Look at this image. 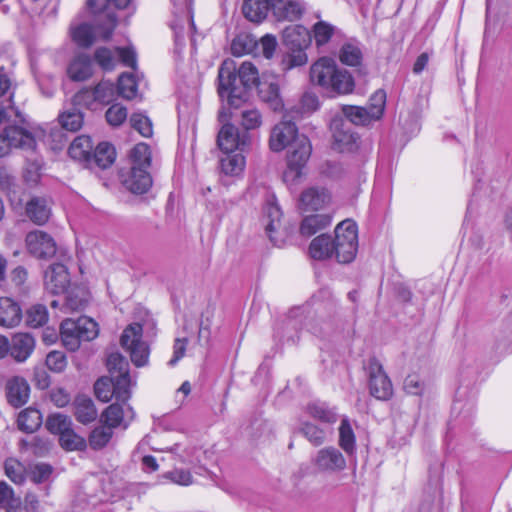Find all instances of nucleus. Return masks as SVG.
<instances>
[{
  "instance_id": "f257e3e1",
  "label": "nucleus",
  "mask_w": 512,
  "mask_h": 512,
  "mask_svg": "<svg viewBox=\"0 0 512 512\" xmlns=\"http://www.w3.org/2000/svg\"><path fill=\"white\" fill-rule=\"evenodd\" d=\"M218 94L229 109H238L248 98V91L259 84V73L251 62H243L236 74L233 60H225L218 72Z\"/></svg>"
},
{
  "instance_id": "f704fd0d",
  "label": "nucleus",
  "mask_w": 512,
  "mask_h": 512,
  "mask_svg": "<svg viewBox=\"0 0 512 512\" xmlns=\"http://www.w3.org/2000/svg\"><path fill=\"white\" fill-rule=\"evenodd\" d=\"M28 217L37 225L45 224L50 217V209L46 201L41 198L31 199L26 206Z\"/></svg>"
},
{
  "instance_id": "393cba45",
  "label": "nucleus",
  "mask_w": 512,
  "mask_h": 512,
  "mask_svg": "<svg viewBox=\"0 0 512 512\" xmlns=\"http://www.w3.org/2000/svg\"><path fill=\"white\" fill-rule=\"evenodd\" d=\"M92 73L91 58L84 54L76 56L67 68V74L73 81H85L92 76Z\"/></svg>"
},
{
  "instance_id": "09e8293b",
  "label": "nucleus",
  "mask_w": 512,
  "mask_h": 512,
  "mask_svg": "<svg viewBox=\"0 0 512 512\" xmlns=\"http://www.w3.org/2000/svg\"><path fill=\"white\" fill-rule=\"evenodd\" d=\"M95 395L102 402H109L113 397L116 398L114 391V381L110 377L98 379L94 385Z\"/></svg>"
},
{
  "instance_id": "2f4dec72",
  "label": "nucleus",
  "mask_w": 512,
  "mask_h": 512,
  "mask_svg": "<svg viewBox=\"0 0 512 512\" xmlns=\"http://www.w3.org/2000/svg\"><path fill=\"white\" fill-rule=\"evenodd\" d=\"M331 224V217L326 214H313L306 216L300 225V233L310 237Z\"/></svg>"
},
{
  "instance_id": "cd10ccee",
  "label": "nucleus",
  "mask_w": 512,
  "mask_h": 512,
  "mask_svg": "<svg viewBox=\"0 0 512 512\" xmlns=\"http://www.w3.org/2000/svg\"><path fill=\"white\" fill-rule=\"evenodd\" d=\"M272 0H244L242 12L249 21L262 22L271 10Z\"/></svg>"
},
{
  "instance_id": "49530a36",
  "label": "nucleus",
  "mask_w": 512,
  "mask_h": 512,
  "mask_svg": "<svg viewBox=\"0 0 512 512\" xmlns=\"http://www.w3.org/2000/svg\"><path fill=\"white\" fill-rule=\"evenodd\" d=\"M92 95L93 99H96L100 104H109L115 99V87L110 81L103 80L99 82L94 88Z\"/></svg>"
},
{
  "instance_id": "4be33fe9",
  "label": "nucleus",
  "mask_w": 512,
  "mask_h": 512,
  "mask_svg": "<svg viewBox=\"0 0 512 512\" xmlns=\"http://www.w3.org/2000/svg\"><path fill=\"white\" fill-rule=\"evenodd\" d=\"M22 309L18 302L9 297L0 298V326L16 327L22 320Z\"/></svg>"
},
{
  "instance_id": "4c0bfd02",
  "label": "nucleus",
  "mask_w": 512,
  "mask_h": 512,
  "mask_svg": "<svg viewBox=\"0 0 512 512\" xmlns=\"http://www.w3.org/2000/svg\"><path fill=\"white\" fill-rule=\"evenodd\" d=\"M345 120L349 121L351 125H368L371 121H375L372 115L365 107L360 106H344L342 108Z\"/></svg>"
},
{
  "instance_id": "6e6d98bb",
  "label": "nucleus",
  "mask_w": 512,
  "mask_h": 512,
  "mask_svg": "<svg viewBox=\"0 0 512 512\" xmlns=\"http://www.w3.org/2000/svg\"><path fill=\"white\" fill-rule=\"evenodd\" d=\"M241 125L246 130H252L258 128L262 123V117L257 109L250 108L244 109L240 112Z\"/></svg>"
},
{
  "instance_id": "c03bdc74",
  "label": "nucleus",
  "mask_w": 512,
  "mask_h": 512,
  "mask_svg": "<svg viewBox=\"0 0 512 512\" xmlns=\"http://www.w3.org/2000/svg\"><path fill=\"white\" fill-rule=\"evenodd\" d=\"M186 8H187V10L185 12V15L181 19H178V18L174 19L171 23V28L173 29L174 35H175V44L177 47L184 45L183 31L185 28V24H188L190 29H192V30L195 29V24L193 21L192 13L187 5H186Z\"/></svg>"
},
{
  "instance_id": "680f3d73",
  "label": "nucleus",
  "mask_w": 512,
  "mask_h": 512,
  "mask_svg": "<svg viewBox=\"0 0 512 512\" xmlns=\"http://www.w3.org/2000/svg\"><path fill=\"white\" fill-rule=\"evenodd\" d=\"M14 503L18 500L14 498L12 488L6 482H0V507L12 512Z\"/></svg>"
},
{
  "instance_id": "864d4df0",
  "label": "nucleus",
  "mask_w": 512,
  "mask_h": 512,
  "mask_svg": "<svg viewBox=\"0 0 512 512\" xmlns=\"http://www.w3.org/2000/svg\"><path fill=\"white\" fill-rule=\"evenodd\" d=\"M71 426V419L61 413L51 414L46 421L47 429L53 434L60 435Z\"/></svg>"
},
{
  "instance_id": "39448f33",
  "label": "nucleus",
  "mask_w": 512,
  "mask_h": 512,
  "mask_svg": "<svg viewBox=\"0 0 512 512\" xmlns=\"http://www.w3.org/2000/svg\"><path fill=\"white\" fill-rule=\"evenodd\" d=\"M334 257L339 263L352 262L358 251V231L354 221L347 219L335 228Z\"/></svg>"
},
{
  "instance_id": "9d476101",
  "label": "nucleus",
  "mask_w": 512,
  "mask_h": 512,
  "mask_svg": "<svg viewBox=\"0 0 512 512\" xmlns=\"http://www.w3.org/2000/svg\"><path fill=\"white\" fill-rule=\"evenodd\" d=\"M370 394L378 400H388L393 395L392 383L380 362L372 358L368 363Z\"/></svg>"
},
{
  "instance_id": "5701e85b",
  "label": "nucleus",
  "mask_w": 512,
  "mask_h": 512,
  "mask_svg": "<svg viewBox=\"0 0 512 512\" xmlns=\"http://www.w3.org/2000/svg\"><path fill=\"white\" fill-rule=\"evenodd\" d=\"M35 347L34 338L28 333H18L13 336L9 345L10 355L17 362H24L33 352Z\"/></svg>"
},
{
  "instance_id": "37998d69",
  "label": "nucleus",
  "mask_w": 512,
  "mask_h": 512,
  "mask_svg": "<svg viewBox=\"0 0 512 512\" xmlns=\"http://www.w3.org/2000/svg\"><path fill=\"white\" fill-rule=\"evenodd\" d=\"M60 446L67 451L83 450L86 447V441L69 427L59 435Z\"/></svg>"
},
{
  "instance_id": "13d9d810",
  "label": "nucleus",
  "mask_w": 512,
  "mask_h": 512,
  "mask_svg": "<svg viewBox=\"0 0 512 512\" xmlns=\"http://www.w3.org/2000/svg\"><path fill=\"white\" fill-rule=\"evenodd\" d=\"M14 97V87L10 77L0 70V102H5L12 105Z\"/></svg>"
},
{
  "instance_id": "f8f14e48",
  "label": "nucleus",
  "mask_w": 512,
  "mask_h": 512,
  "mask_svg": "<svg viewBox=\"0 0 512 512\" xmlns=\"http://www.w3.org/2000/svg\"><path fill=\"white\" fill-rule=\"evenodd\" d=\"M28 251L39 259H48L55 255L57 247L54 239L46 232L35 230L26 236Z\"/></svg>"
},
{
  "instance_id": "6ab92c4d",
  "label": "nucleus",
  "mask_w": 512,
  "mask_h": 512,
  "mask_svg": "<svg viewBox=\"0 0 512 512\" xmlns=\"http://www.w3.org/2000/svg\"><path fill=\"white\" fill-rule=\"evenodd\" d=\"M30 394L28 382L19 376H15L6 383V397L8 403L19 408L27 403Z\"/></svg>"
},
{
  "instance_id": "58836bf2",
  "label": "nucleus",
  "mask_w": 512,
  "mask_h": 512,
  "mask_svg": "<svg viewBox=\"0 0 512 512\" xmlns=\"http://www.w3.org/2000/svg\"><path fill=\"white\" fill-rule=\"evenodd\" d=\"M113 436V428L104 424L92 430L89 436V445L92 449L98 450L105 447Z\"/></svg>"
},
{
  "instance_id": "6e6552de",
  "label": "nucleus",
  "mask_w": 512,
  "mask_h": 512,
  "mask_svg": "<svg viewBox=\"0 0 512 512\" xmlns=\"http://www.w3.org/2000/svg\"><path fill=\"white\" fill-rule=\"evenodd\" d=\"M122 348L129 353L132 363L143 367L149 362L150 347L143 340V327L139 323L129 324L120 338Z\"/></svg>"
},
{
  "instance_id": "a878e982",
  "label": "nucleus",
  "mask_w": 512,
  "mask_h": 512,
  "mask_svg": "<svg viewBox=\"0 0 512 512\" xmlns=\"http://www.w3.org/2000/svg\"><path fill=\"white\" fill-rule=\"evenodd\" d=\"M102 31L103 29L97 27L96 18L94 17V27L87 23L79 24L71 28V36L73 41L79 46L89 47L94 42L96 35L105 40L101 35Z\"/></svg>"
},
{
  "instance_id": "dca6fc26",
  "label": "nucleus",
  "mask_w": 512,
  "mask_h": 512,
  "mask_svg": "<svg viewBox=\"0 0 512 512\" xmlns=\"http://www.w3.org/2000/svg\"><path fill=\"white\" fill-rule=\"evenodd\" d=\"M45 288L52 294H61L67 291L70 285V275L65 265L52 264L44 275Z\"/></svg>"
},
{
  "instance_id": "20e7f679",
  "label": "nucleus",
  "mask_w": 512,
  "mask_h": 512,
  "mask_svg": "<svg viewBox=\"0 0 512 512\" xmlns=\"http://www.w3.org/2000/svg\"><path fill=\"white\" fill-rule=\"evenodd\" d=\"M219 121L223 126L218 132L217 145L223 153H233L235 151L244 152L249 148L250 135L246 131L240 132L237 127L232 124L225 123L230 118L235 117L232 111L227 112L223 107L219 111Z\"/></svg>"
},
{
  "instance_id": "338daca9",
  "label": "nucleus",
  "mask_w": 512,
  "mask_h": 512,
  "mask_svg": "<svg viewBox=\"0 0 512 512\" xmlns=\"http://www.w3.org/2000/svg\"><path fill=\"white\" fill-rule=\"evenodd\" d=\"M16 178L7 167H0V190L6 193L14 191Z\"/></svg>"
},
{
  "instance_id": "de8ad7c7",
  "label": "nucleus",
  "mask_w": 512,
  "mask_h": 512,
  "mask_svg": "<svg viewBox=\"0 0 512 512\" xmlns=\"http://www.w3.org/2000/svg\"><path fill=\"white\" fill-rule=\"evenodd\" d=\"M118 93L127 100L134 99L137 96V82L132 74L123 73L119 77Z\"/></svg>"
},
{
  "instance_id": "5fc2aeb1",
  "label": "nucleus",
  "mask_w": 512,
  "mask_h": 512,
  "mask_svg": "<svg viewBox=\"0 0 512 512\" xmlns=\"http://www.w3.org/2000/svg\"><path fill=\"white\" fill-rule=\"evenodd\" d=\"M131 126L143 137H151L153 127L151 120L142 113H133L130 117Z\"/></svg>"
},
{
  "instance_id": "f3484780",
  "label": "nucleus",
  "mask_w": 512,
  "mask_h": 512,
  "mask_svg": "<svg viewBox=\"0 0 512 512\" xmlns=\"http://www.w3.org/2000/svg\"><path fill=\"white\" fill-rule=\"evenodd\" d=\"M271 11L277 21L292 22L302 17L305 5L299 0H272Z\"/></svg>"
},
{
  "instance_id": "4d7b16f0",
  "label": "nucleus",
  "mask_w": 512,
  "mask_h": 512,
  "mask_svg": "<svg viewBox=\"0 0 512 512\" xmlns=\"http://www.w3.org/2000/svg\"><path fill=\"white\" fill-rule=\"evenodd\" d=\"M315 42L318 46L326 44L334 33V27L327 22L319 21L313 27Z\"/></svg>"
},
{
  "instance_id": "7c9ffc66",
  "label": "nucleus",
  "mask_w": 512,
  "mask_h": 512,
  "mask_svg": "<svg viewBox=\"0 0 512 512\" xmlns=\"http://www.w3.org/2000/svg\"><path fill=\"white\" fill-rule=\"evenodd\" d=\"M305 411L312 418L319 420L323 423H335L338 419L337 412L334 408H331L327 403L314 401L309 403Z\"/></svg>"
},
{
  "instance_id": "412c9836",
  "label": "nucleus",
  "mask_w": 512,
  "mask_h": 512,
  "mask_svg": "<svg viewBox=\"0 0 512 512\" xmlns=\"http://www.w3.org/2000/svg\"><path fill=\"white\" fill-rule=\"evenodd\" d=\"M127 401L117 400L116 403L111 404L104 410L102 419H104L106 425L114 429L124 423L126 419H133L134 412Z\"/></svg>"
},
{
  "instance_id": "e433bc0d",
  "label": "nucleus",
  "mask_w": 512,
  "mask_h": 512,
  "mask_svg": "<svg viewBox=\"0 0 512 512\" xmlns=\"http://www.w3.org/2000/svg\"><path fill=\"white\" fill-rule=\"evenodd\" d=\"M362 57V51L357 42L344 43L340 48L339 59L344 65L358 66L361 64Z\"/></svg>"
},
{
  "instance_id": "473e14b6",
  "label": "nucleus",
  "mask_w": 512,
  "mask_h": 512,
  "mask_svg": "<svg viewBox=\"0 0 512 512\" xmlns=\"http://www.w3.org/2000/svg\"><path fill=\"white\" fill-rule=\"evenodd\" d=\"M265 217L268 219V223L266 224V233L268 234L270 240L275 242L273 237V233L277 231L280 227V221L282 217V211L277 204L274 197H271L267 200L265 208H264Z\"/></svg>"
},
{
  "instance_id": "052dcab7",
  "label": "nucleus",
  "mask_w": 512,
  "mask_h": 512,
  "mask_svg": "<svg viewBox=\"0 0 512 512\" xmlns=\"http://www.w3.org/2000/svg\"><path fill=\"white\" fill-rule=\"evenodd\" d=\"M46 365L53 372H62L67 366L65 354L61 351H51L46 357Z\"/></svg>"
},
{
  "instance_id": "a18cd8bd",
  "label": "nucleus",
  "mask_w": 512,
  "mask_h": 512,
  "mask_svg": "<svg viewBox=\"0 0 512 512\" xmlns=\"http://www.w3.org/2000/svg\"><path fill=\"white\" fill-rule=\"evenodd\" d=\"M49 318L45 305L35 304L26 311V323L32 328H38L47 323Z\"/></svg>"
},
{
  "instance_id": "0eeeda50",
  "label": "nucleus",
  "mask_w": 512,
  "mask_h": 512,
  "mask_svg": "<svg viewBox=\"0 0 512 512\" xmlns=\"http://www.w3.org/2000/svg\"><path fill=\"white\" fill-rule=\"evenodd\" d=\"M311 152V143L305 135L295 138L287 154V169L283 174V179L286 183L293 184L301 178Z\"/></svg>"
},
{
  "instance_id": "bb28decb",
  "label": "nucleus",
  "mask_w": 512,
  "mask_h": 512,
  "mask_svg": "<svg viewBox=\"0 0 512 512\" xmlns=\"http://www.w3.org/2000/svg\"><path fill=\"white\" fill-rule=\"evenodd\" d=\"M68 153L72 159L83 163L87 167L93 153L91 138L86 135L76 137L71 143Z\"/></svg>"
},
{
  "instance_id": "e2e57ef3",
  "label": "nucleus",
  "mask_w": 512,
  "mask_h": 512,
  "mask_svg": "<svg viewBox=\"0 0 512 512\" xmlns=\"http://www.w3.org/2000/svg\"><path fill=\"white\" fill-rule=\"evenodd\" d=\"M95 60L104 70H112L116 63L113 52L105 47L98 48L95 51Z\"/></svg>"
},
{
  "instance_id": "2eb2a0df",
  "label": "nucleus",
  "mask_w": 512,
  "mask_h": 512,
  "mask_svg": "<svg viewBox=\"0 0 512 512\" xmlns=\"http://www.w3.org/2000/svg\"><path fill=\"white\" fill-rule=\"evenodd\" d=\"M331 202V195L323 187H309L299 198V208L304 212H313L324 209Z\"/></svg>"
},
{
  "instance_id": "bf43d9fd",
  "label": "nucleus",
  "mask_w": 512,
  "mask_h": 512,
  "mask_svg": "<svg viewBox=\"0 0 512 512\" xmlns=\"http://www.w3.org/2000/svg\"><path fill=\"white\" fill-rule=\"evenodd\" d=\"M105 117L110 125L120 126L127 119V109L120 104H114L108 108Z\"/></svg>"
},
{
  "instance_id": "69168bd1",
  "label": "nucleus",
  "mask_w": 512,
  "mask_h": 512,
  "mask_svg": "<svg viewBox=\"0 0 512 512\" xmlns=\"http://www.w3.org/2000/svg\"><path fill=\"white\" fill-rule=\"evenodd\" d=\"M53 468L46 463L36 464L31 470V478L35 483H42L49 479Z\"/></svg>"
},
{
  "instance_id": "7ed1b4c3",
  "label": "nucleus",
  "mask_w": 512,
  "mask_h": 512,
  "mask_svg": "<svg viewBox=\"0 0 512 512\" xmlns=\"http://www.w3.org/2000/svg\"><path fill=\"white\" fill-rule=\"evenodd\" d=\"M98 332V324L86 316L76 320L66 319L60 327L62 343L70 351H76L81 341H91L96 338Z\"/></svg>"
},
{
  "instance_id": "1a4fd4ad",
  "label": "nucleus",
  "mask_w": 512,
  "mask_h": 512,
  "mask_svg": "<svg viewBox=\"0 0 512 512\" xmlns=\"http://www.w3.org/2000/svg\"><path fill=\"white\" fill-rule=\"evenodd\" d=\"M107 367L110 377L114 381L116 400H128L130 398L131 385L128 361L118 352L111 353L107 358Z\"/></svg>"
},
{
  "instance_id": "a19ab883",
  "label": "nucleus",
  "mask_w": 512,
  "mask_h": 512,
  "mask_svg": "<svg viewBox=\"0 0 512 512\" xmlns=\"http://www.w3.org/2000/svg\"><path fill=\"white\" fill-rule=\"evenodd\" d=\"M257 44V40L249 34L237 35L231 43V52L234 56H242L251 53Z\"/></svg>"
},
{
  "instance_id": "b1692460",
  "label": "nucleus",
  "mask_w": 512,
  "mask_h": 512,
  "mask_svg": "<svg viewBox=\"0 0 512 512\" xmlns=\"http://www.w3.org/2000/svg\"><path fill=\"white\" fill-rule=\"evenodd\" d=\"M115 159V148L107 142H102L99 143L93 151L87 167L90 169H106L114 163Z\"/></svg>"
},
{
  "instance_id": "f03ea898",
  "label": "nucleus",
  "mask_w": 512,
  "mask_h": 512,
  "mask_svg": "<svg viewBox=\"0 0 512 512\" xmlns=\"http://www.w3.org/2000/svg\"><path fill=\"white\" fill-rule=\"evenodd\" d=\"M310 80L313 84L337 95L350 94L355 88L352 75L347 70L339 68L329 57H321L311 65Z\"/></svg>"
},
{
  "instance_id": "3c124183",
  "label": "nucleus",
  "mask_w": 512,
  "mask_h": 512,
  "mask_svg": "<svg viewBox=\"0 0 512 512\" xmlns=\"http://www.w3.org/2000/svg\"><path fill=\"white\" fill-rule=\"evenodd\" d=\"M300 432L314 446H320L325 442V432L310 422L300 424Z\"/></svg>"
},
{
  "instance_id": "603ef678",
  "label": "nucleus",
  "mask_w": 512,
  "mask_h": 512,
  "mask_svg": "<svg viewBox=\"0 0 512 512\" xmlns=\"http://www.w3.org/2000/svg\"><path fill=\"white\" fill-rule=\"evenodd\" d=\"M385 104L386 93L384 90L379 89L371 95L367 109L374 120L381 118L385 109Z\"/></svg>"
},
{
  "instance_id": "9b49d317",
  "label": "nucleus",
  "mask_w": 512,
  "mask_h": 512,
  "mask_svg": "<svg viewBox=\"0 0 512 512\" xmlns=\"http://www.w3.org/2000/svg\"><path fill=\"white\" fill-rule=\"evenodd\" d=\"M333 147L339 152L352 151L356 147L357 135L353 126L342 116H335L330 123Z\"/></svg>"
},
{
  "instance_id": "a211bd4d",
  "label": "nucleus",
  "mask_w": 512,
  "mask_h": 512,
  "mask_svg": "<svg viewBox=\"0 0 512 512\" xmlns=\"http://www.w3.org/2000/svg\"><path fill=\"white\" fill-rule=\"evenodd\" d=\"M121 177L126 189L134 194H144L152 185V178L148 171L137 166L131 167L126 174L122 173Z\"/></svg>"
},
{
  "instance_id": "0e129e2a",
  "label": "nucleus",
  "mask_w": 512,
  "mask_h": 512,
  "mask_svg": "<svg viewBox=\"0 0 512 512\" xmlns=\"http://www.w3.org/2000/svg\"><path fill=\"white\" fill-rule=\"evenodd\" d=\"M206 454V451H202L200 448L192 447L183 450V453L178 455L180 457L181 462L195 465L201 464Z\"/></svg>"
},
{
  "instance_id": "72a5a7b5",
  "label": "nucleus",
  "mask_w": 512,
  "mask_h": 512,
  "mask_svg": "<svg viewBox=\"0 0 512 512\" xmlns=\"http://www.w3.org/2000/svg\"><path fill=\"white\" fill-rule=\"evenodd\" d=\"M240 153H224L225 156L220 160V168L222 173L228 176H238L245 167V157Z\"/></svg>"
},
{
  "instance_id": "774afa93",
  "label": "nucleus",
  "mask_w": 512,
  "mask_h": 512,
  "mask_svg": "<svg viewBox=\"0 0 512 512\" xmlns=\"http://www.w3.org/2000/svg\"><path fill=\"white\" fill-rule=\"evenodd\" d=\"M404 390L411 395H420L423 391V382L418 375H408L404 380Z\"/></svg>"
},
{
  "instance_id": "423d86ee",
  "label": "nucleus",
  "mask_w": 512,
  "mask_h": 512,
  "mask_svg": "<svg viewBox=\"0 0 512 512\" xmlns=\"http://www.w3.org/2000/svg\"><path fill=\"white\" fill-rule=\"evenodd\" d=\"M132 0H87V7L96 18V25L103 29L101 35L110 39L117 26L116 9H125Z\"/></svg>"
},
{
  "instance_id": "8fccbe9b",
  "label": "nucleus",
  "mask_w": 512,
  "mask_h": 512,
  "mask_svg": "<svg viewBox=\"0 0 512 512\" xmlns=\"http://www.w3.org/2000/svg\"><path fill=\"white\" fill-rule=\"evenodd\" d=\"M62 127L69 131H77L83 125V114L76 108L65 111L59 117Z\"/></svg>"
},
{
  "instance_id": "79ce46f5",
  "label": "nucleus",
  "mask_w": 512,
  "mask_h": 512,
  "mask_svg": "<svg viewBox=\"0 0 512 512\" xmlns=\"http://www.w3.org/2000/svg\"><path fill=\"white\" fill-rule=\"evenodd\" d=\"M339 445L347 454H352L355 451V435L347 418L341 420L339 427Z\"/></svg>"
},
{
  "instance_id": "c85d7f7f",
  "label": "nucleus",
  "mask_w": 512,
  "mask_h": 512,
  "mask_svg": "<svg viewBox=\"0 0 512 512\" xmlns=\"http://www.w3.org/2000/svg\"><path fill=\"white\" fill-rule=\"evenodd\" d=\"M309 254L315 260H325L334 257L333 238L326 234L317 236L310 243Z\"/></svg>"
},
{
  "instance_id": "c9c22d12",
  "label": "nucleus",
  "mask_w": 512,
  "mask_h": 512,
  "mask_svg": "<svg viewBox=\"0 0 512 512\" xmlns=\"http://www.w3.org/2000/svg\"><path fill=\"white\" fill-rule=\"evenodd\" d=\"M18 427L26 433H33L42 423V415L39 410L27 408L20 412L17 419Z\"/></svg>"
},
{
  "instance_id": "ea45409f",
  "label": "nucleus",
  "mask_w": 512,
  "mask_h": 512,
  "mask_svg": "<svg viewBox=\"0 0 512 512\" xmlns=\"http://www.w3.org/2000/svg\"><path fill=\"white\" fill-rule=\"evenodd\" d=\"M131 167L147 170L151 164L150 148L145 143H138L130 152Z\"/></svg>"
},
{
  "instance_id": "ddd939ff",
  "label": "nucleus",
  "mask_w": 512,
  "mask_h": 512,
  "mask_svg": "<svg viewBox=\"0 0 512 512\" xmlns=\"http://www.w3.org/2000/svg\"><path fill=\"white\" fill-rule=\"evenodd\" d=\"M313 464L321 472L336 473L346 468V459L337 448L329 446L317 451Z\"/></svg>"
},
{
  "instance_id": "4468645a",
  "label": "nucleus",
  "mask_w": 512,
  "mask_h": 512,
  "mask_svg": "<svg viewBox=\"0 0 512 512\" xmlns=\"http://www.w3.org/2000/svg\"><path fill=\"white\" fill-rule=\"evenodd\" d=\"M300 136L295 123L291 121H282L276 124L270 134L269 146L274 152H280Z\"/></svg>"
},
{
  "instance_id": "aec40b11",
  "label": "nucleus",
  "mask_w": 512,
  "mask_h": 512,
  "mask_svg": "<svg viewBox=\"0 0 512 512\" xmlns=\"http://www.w3.org/2000/svg\"><path fill=\"white\" fill-rule=\"evenodd\" d=\"M3 132L11 149L20 148L24 150H33L36 146V140L33 134L23 127L9 125L5 127Z\"/></svg>"
},
{
  "instance_id": "c756f323",
  "label": "nucleus",
  "mask_w": 512,
  "mask_h": 512,
  "mask_svg": "<svg viewBox=\"0 0 512 512\" xmlns=\"http://www.w3.org/2000/svg\"><path fill=\"white\" fill-rule=\"evenodd\" d=\"M74 415L82 424L93 422L97 418V410L91 398L80 395L74 401Z\"/></svg>"
}]
</instances>
